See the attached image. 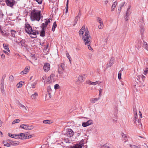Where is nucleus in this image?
<instances>
[{"label": "nucleus", "instance_id": "obj_1", "mask_svg": "<svg viewBox=\"0 0 148 148\" xmlns=\"http://www.w3.org/2000/svg\"><path fill=\"white\" fill-rule=\"evenodd\" d=\"M30 18L32 21H39L40 19V11L33 9L30 13Z\"/></svg>", "mask_w": 148, "mask_h": 148}, {"label": "nucleus", "instance_id": "obj_2", "mask_svg": "<svg viewBox=\"0 0 148 148\" xmlns=\"http://www.w3.org/2000/svg\"><path fill=\"white\" fill-rule=\"evenodd\" d=\"M82 38L85 45L90 44L91 37L89 34V32L86 30L84 35L82 36Z\"/></svg>", "mask_w": 148, "mask_h": 148}, {"label": "nucleus", "instance_id": "obj_3", "mask_svg": "<svg viewBox=\"0 0 148 148\" xmlns=\"http://www.w3.org/2000/svg\"><path fill=\"white\" fill-rule=\"evenodd\" d=\"M65 64L64 63H61L58 65V73L59 74H62L63 71L65 70Z\"/></svg>", "mask_w": 148, "mask_h": 148}, {"label": "nucleus", "instance_id": "obj_4", "mask_svg": "<svg viewBox=\"0 0 148 148\" xmlns=\"http://www.w3.org/2000/svg\"><path fill=\"white\" fill-rule=\"evenodd\" d=\"M30 35V36L32 38H35L37 37V35L38 34V31L33 30L30 31V32L28 33Z\"/></svg>", "mask_w": 148, "mask_h": 148}, {"label": "nucleus", "instance_id": "obj_5", "mask_svg": "<svg viewBox=\"0 0 148 148\" xmlns=\"http://www.w3.org/2000/svg\"><path fill=\"white\" fill-rule=\"evenodd\" d=\"M97 22L100 24L98 26L99 28V29H102L104 25L102 19L99 17H97Z\"/></svg>", "mask_w": 148, "mask_h": 148}, {"label": "nucleus", "instance_id": "obj_6", "mask_svg": "<svg viewBox=\"0 0 148 148\" xmlns=\"http://www.w3.org/2000/svg\"><path fill=\"white\" fill-rule=\"evenodd\" d=\"M50 68V66L49 63H45L43 67V69L45 72H47L49 70Z\"/></svg>", "mask_w": 148, "mask_h": 148}, {"label": "nucleus", "instance_id": "obj_7", "mask_svg": "<svg viewBox=\"0 0 148 148\" xmlns=\"http://www.w3.org/2000/svg\"><path fill=\"white\" fill-rule=\"evenodd\" d=\"M32 28L29 24L26 23L25 25V30L26 32L29 33L32 29Z\"/></svg>", "mask_w": 148, "mask_h": 148}, {"label": "nucleus", "instance_id": "obj_8", "mask_svg": "<svg viewBox=\"0 0 148 148\" xmlns=\"http://www.w3.org/2000/svg\"><path fill=\"white\" fill-rule=\"evenodd\" d=\"M5 2L8 6L12 7L15 3L14 0H5Z\"/></svg>", "mask_w": 148, "mask_h": 148}, {"label": "nucleus", "instance_id": "obj_9", "mask_svg": "<svg viewBox=\"0 0 148 148\" xmlns=\"http://www.w3.org/2000/svg\"><path fill=\"white\" fill-rule=\"evenodd\" d=\"M74 132L71 129L69 128L67 129L66 135L69 137H71L73 136Z\"/></svg>", "mask_w": 148, "mask_h": 148}, {"label": "nucleus", "instance_id": "obj_10", "mask_svg": "<svg viewBox=\"0 0 148 148\" xmlns=\"http://www.w3.org/2000/svg\"><path fill=\"white\" fill-rule=\"evenodd\" d=\"M84 81V78L82 75H79L76 81V83L77 84H80Z\"/></svg>", "mask_w": 148, "mask_h": 148}, {"label": "nucleus", "instance_id": "obj_11", "mask_svg": "<svg viewBox=\"0 0 148 148\" xmlns=\"http://www.w3.org/2000/svg\"><path fill=\"white\" fill-rule=\"evenodd\" d=\"M92 124V120H90L86 122H83L82 125L83 127H85Z\"/></svg>", "mask_w": 148, "mask_h": 148}, {"label": "nucleus", "instance_id": "obj_12", "mask_svg": "<svg viewBox=\"0 0 148 148\" xmlns=\"http://www.w3.org/2000/svg\"><path fill=\"white\" fill-rule=\"evenodd\" d=\"M30 69V67L29 66H26L24 69L20 73V74L21 75H22L28 73Z\"/></svg>", "mask_w": 148, "mask_h": 148}, {"label": "nucleus", "instance_id": "obj_13", "mask_svg": "<svg viewBox=\"0 0 148 148\" xmlns=\"http://www.w3.org/2000/svg\"><path fill=\"white\" fill-rule=\"evenodd\" d=\"M85 26H83L81 29L80 30L79 32V33L80 36L82 37V36H83L84 35L85 32Z\"/></svg>", "mask_w": 148, "mask_h": 148}, {"label": "nucleus", "instance_id": "obj_14", "mask_svg": "<svg viewBox=\"0 0 148 148\" xmlns=\"http://www.w3.org/2000/svg\"><path fill=\"white\" fill-rule=\"evenodd\" d=\"M84 145L83 143H80L73 146L71 147V148H82Z\"/></svg>", "mask_w": 148, "mask_h": 148}, {"label": "nucleus", "instance_id": "obj_15", "mask_svg": "<svg viewBox=\"0 0 148 148\" xmlns=\"http://www.w3.org/2000/svg\"><path fill=\"white\" fill-rule=\"evenodd\" d=\"M45 23H42V27L45 29L46 28L48 24L50 22V20L49 19H45Z\"/></svg>", "mask_w": 148, "mask_h": 148}, {"label": "nucleus", "instance_id": "obj_16", "mask_svg": "<svg viewBox=\"0 0 148 148\" xmlns=\"http://www.w3.org/2000/svg\"><path fill=\"white\" fill-rule=\"evenodd\" d=\"M54 74H51L50 76H49L48 79H47V82H46V83L47 84H50L51 83V78H53L54 77Z\"/></svg>", "mask_w": 148, "mask_h": 148}, {"label": "nucleus", "instance_id": "obj_17", "mask_svg": "<svg viewBox=\"0 0 148 148\" xmlns=\"http://www.w3.org/2000/svg\"><path fill=\"white\" fill-rule=\"evenodd\" d=\"M134 113V118L135 119V120H134V122L135 123H136V119H137V114L136 112V108H134L133 109Z\"/></svg>", "mask_w": 148, "mask_h": 148}, {"label": "nucleus", "instance_id": "obj_18", "mask_svg": "<svg viewBox=\"0 0 148 148\" xmlns=\"http://www.w3.org/2000/svg\"><path fill=\"white\" fill-rule=\"evenodd\" d=\"M17 135V136H18L19 137V138L21 139H24L25 138H24V137L25 136V134L23 133L19 134Z\"/></svg>", "mask_w": 148, "mask_h": 148}, {"label": "nucleus", "instance_id": "obj_19", "mask_svg": "<svg viewBox=\"0 0 148 148\" xmlns=\"http://www.w3.org/2000/svg\"><path fill=\"white\" fill-rule=\"evenodd\" d=\"M38 96V93L36 92H35L34 94H32L31 95V97L32 99H36L37 97Z\"/></svg>", "mask_w": 148, "mask_h": 148}, {"label": "nucleus", "instance_id": "obj_20", "mask_svg": "<svg viewBox=\"0 0 148 148\" xmlns=\"http://www.w3.org/2000/svg\"><path fill=\"white\" fill-rule=\"evenodd\" d=\"M117 4V1H115L113 4L111 10V11H113L114 10L115 8L116 7Z\"/></svg>", "mask_w": 148, "mask_h": 148}, {"label": "nucleus", "instance_id": "obj_21", "mask_svg": "<svg viewBox=\"0 0 148 148\" xmlns=\"http://www.w3.org/2000/svg\"><path fill=\"white\" fill-rule=\"evenodd\" d=\"M145 31V28L144 27L143 25H141L140 27V34H141V35L142 36H143V33Z\"/></svg>", "mask_w": 148, "mask_h": 148}, {"label": "nucleus", "instance_id": "obj_22", "mask_svg": "<svg viewBox=\"0 0 148 148\" xmlns=\"http://www.w3.org/2000/svg\"><path fill=\"white\" fill-rule=\"evenodd\" d=\"M12 145L14 146H16L19 145V143L18 141H12L11 142Z\"/></svg>", "mask_w": 148, "mask_h": 148}, {"label": "nucleus", "instance_id": "obj_23", "mask_svg": "<svg viewBox=\"0 0 148 148\" xmlns=\"http://www.w3.org/2000/svg\"><path fill=\"white\" fill-rule=\"evenodd\" d=\"M45 28L42 27V30L40 32V35L42 37H44L45 36Z\"/></svg>", "mask_w": 148, "mask_h": 148}, {"label": "nucleus", "instance_id": "obj_24", "mask_svg": "<svg viewBox=\"0 0 148 148\" xmlns=\"http://www.w3.org/2000/svg\"><path fill=\"white\" fill-rule=\"evenodd\" d=\"M3 46L4 49L7 50L8 52H10V50L9 49L8 45L6 44H3Z\"/></svg>", "mask_w": 148, "mask_h": 148}, {"label": "nucleus", "instance_id": "obj_25", "mask_svg": "<svg viewBox=\"0 0 148 148\" xmlns=\"http://www.w3.org/2000/svg\"><path fill=\"white\" fill-rule=\"evenodd\" d=\"M100 99V98L99 97L98 98H93L91 99L90 101L92 103H95L96 101H97L98 100H99Z\"/></svg>", "mask_w": 148, "mask_h": 148}, {"label": "nucleus", "instance_id": "obj_26", "mask_svg": "<svg viewBox=\"0 0 148 148\" xmlns=\"http://www.w3.org/2000/svg\"><path fill=\"white\" fill-rule=\"evenodd\" d=\"M56 27L57 24L56 22L55 21L53 23L52 26V30L53 32H54L55 31V29Z\"/></svg>", "mask_w": 148, "mask_h": 148}, {"label": "nucleus", "instance_id": "obj_27", "mask_svg": "<svg viewBox=\"0 0 148 148\" xmlns=\"http://www.w3.org/2000/svg\"><path fill=\"white\" fill-rule=\"evenodd\" d=\"M27 125L22 124L20 125V127L24 129L27 130Z\"/></svg>", "mask_w": 148, "mask_h": 148}, {"label": "nucleus", "instance_id": "obj_28", "mask_svg": "<svg viewBox=\"0 0 148 148\" xmlns=\"http://www.w3.org/2000/svg\"><path fill=\"white\" fill-rule=\"evenodd\" d=\"M123 69L122 68L121 70L119 72V74H118V77L119 79H120L121 78V71H123Z\"/></svg>", "mask_w": 148, "mask_h": 148}, {"label": "nucleus", "instance_id": "obj_29", "mask_svg": "<svg viewBox=\"0 0 148 148\" xmlns=\"http://www.w3.org/2000/svg\"><path fill=\"white\" fill-rule=\"evenodd\" d=\"M3 143L4 144V145L5 146H7L8 147H9L10 146V144L8 143V142L5 141H3Z\"/></svg>", "mask_w": 148, "mask_h": 148}, {"label": "nucleus", "instance_id": "obj_30", "mask_svg": "<svg viewBox=\"0 0 148 148\" xmlns=\"http://www.w3.org/2000/svg\"><path fill=\"white\" fill-rule=\"evenodd\" d=\"M68 4H69V0H67L66 2V13H67L68 12Z\"/></svg>", "mask_w": 148, "mask_h": 148}, {"label": "nucleus", "instance_id": "obj_31", "mask_svg": "<svg viewBox=\"0 0 148 148\" xmlns=\"http://www.w3.org/2000/svg\"><path fill=\"white\" fill-rule=\"evenodd\" d=\"M11 33L12 36L13 37H15V34L16 33V32L14 30H12L11 31Z\"/></svg>", "mask_w": 148, "mask_h": 148}, {"label": "nucleus", "instance_id": "obj_32", "mask_svg": "<svg viewBox=\"0 0 148 148\" xmlns=\"http://www.w3.org/2000/svg\"><path fill=\"white\" fill-rule=\"evenodd\" d=\"M143 47L145 48L146 49H147L148 48V45L147 42H144Z\"/></svg>", "mask_w": 148, "mask_h": 148}, {"label": "nucleus", "instance_id": "obj_33", "mask_svg": "<svg viewBox=\"0 0 148 148\" xmlns=\"http://www.w3.org/2000/svg\"><path fill=\"white\" fill-rule=\"evenodd\" d=\"M43 122L44 123L50 124V121L49 120H45L43 121Z\"/></svg>", "mask_w": 148, "mask_h": 148}, {"label": "nucleus", "instance_id": "obj_34", "mask_svg": "<svg viewBox=\"0 0 148 148\" xmlns=\"http://www.w3.org/2000/svg\"><path fill=\"white\" fill-rule=\"evenodd\" d=\"M144 74L146 75L148 73V68H145L144 69Z\"/></svg>", "mask_w": 148, "mask_h": 148}, {"label": "nucleus", "instance_id": "obj_35", "mask_svg": "<svg viewBox=\"0 0 148 148\" xmlns=\"http://www.w3.org/2000/svg\"><path fill=\"white\" fill-rule=\"evenodd\" d=\"M20 121V120L18 119H17L15 120L12 122V124H14L17 123H18Z\"/></svg>", "mask_w": 148, "mask_h": 148}, {"label": "nucleus", "instance_id": "obj_36", "mask_svg": "<svg viewBox=\"0 0 148 148\" xmlns=\"http://www.w3.org/2000/svg\"><path fill=\"white\" fill-rule=\"evenodd\" d=\"M78 19V16H77L75 17V22L74 24L73 25V26H75L77 22V21Z\"/></svg>", "mask_w": 148, "mask_h": 148}, {"label": "nucleus", "instance_id": "obj_37", "mask_svg": "<svg viewBox=\"0 0 148 148\" xmlns=\"http://www.w3.org/2000/svg\"><path fill=\"white\" fill-rule=\"evenodd\" d=\"M22 84L21 82H20L16 85V86L17 88H18L21 87L22 86Z\"/></svg>", "mask_w": 148, "mask_h": 148}, {"label": "nucleus", "instance_id": "obj_38", "mask_svg": "<svg viewBox=\"0 0 148 148\" xmlns=\"http://www.w3.org/2000/svg\"><path fill=\"white\" fill-rule=\"evenodd\" d=\"M8 136H10L11 137H12V138H14V137L16 136H17V135H14L10 133H8Z\"/></svg>", "mask_w": 148, "mask_h": 148}, {"label": "nucleus", "instance_id": "obj_39", "mask_svg": "<svg viewBox=\"0 0 148 148\" xmlns=\"http://www.w3.org/2000/svg\"><path fill=\"white\" fill-rule=\"evenodd\" d=\"M52 90L51 88V87L50 86H48L47 88V91L48 93L51 92V91Z\"/></svg>", "mask_w": 148, "mask_h": 148}, {"label": "nucleus", "instance_id": "obj_40", "mask_svg": "<svg viewBox=\"0 0 148 148\" xmlns=\"http://www.w3.org/2000/svg\"><path fill=\"white\" fill-rule=\"evenodd\" d=\"M9 80L11 82L13 81L14 80V78L13 76L11 75L9 77Z\"/></svg>", "mask_w": 148, "mask_h": 148}, {"label": "nucleus", "instance_id": "obj_41", "mask_svg": "<svg viewBox=\"0 0 148 148\" xmlns=\"http://www.w3.org/2000/svg\"><path fill=\"white\" fill-rule=\"evenodd\" d=\"M20 43L21 44V46L23 47H26L23 41H22L20 42Z\"/></svg>", "mask_w": 148, "mask_h": 148}, {"label": "nucleus", "instance_id": "obj_42", "mask_svg": "<svg viewBox=\"0 0 148 148\" xmlns=\"http://www.w3.org/2000/svg\"><path fill=\"white\" fill-rule=\"evenodd\" d=\"M33 127L32 125L31 126H27V130H30L33 129Z\"/></svg>", "mask_w": 148, "mask_h": 148}, {"label": "nucleus", "instance_id": "obj_43", "mask_svg": "<svg viewBox=\"0 0 148 148\" xmlns=\"http://www.w3.org/2000/svg\"><path fill=\"white\" fill-rule=\"evenodd\" d=\"M86 45H87L88 46V48L90 50H93L92 49L90 46V44H85Z\"/></svg>", "mask_w": 148, "mask_h": 148}, {"label": "nucleus", "instance_id": "obj_44", "mask_svg": "<svg viewBox=\"0 0 148 148\" xmlns=\"http://www.w3.org/2000/svg\"><path fill=\"white\" fill-rule=\"evenodd\" d=\"M113 63V62L112 61H111L110 60V62H109V63L108 64V67H110L111 66Z\"/></svg>", "mask_w": 148, "mask_h": 148}, {"label": "nucleus", "instance_id": "obj_45", "mask_svg": "<svg viewBox=\"0 0 148 148\" xmlns=\"http://www.w3.org/2000/svg\"><path fill=\"white\" fill-rule=\"evenodd\" d=\"M59 88V86L58 84H56L54 86V89H57Z\"/></svg>", "mask_w": 148, "mask_h": 148}, {"label": "nucleus", "instance_id": "obj_46", "mask_svg": "<svg viewBox=\"0 0 148 148\" xmlns=\"http://www.w3.org/2000/svg\"><path fill=\"white\" fill-rule=\"evenodd\" d=\"M20 106L22 108H23L26 111L27 110V108H26V107L25 106H24L23 105L21 104L20 105Z\"/></svg>", "mask_w": 148, "mask_h": 148}, {"label": "nucleus", "instance_id": "obj_47", "mask_svg": "<svg viewBox=\"0 0 148 148\" xmlns=\"http://www.w3.org/2000/svg\"><path fill=\"white\" fill-rule=\"evenodd\" d=\"M36 82H34L31 84V86L33 88H35V85L36 84Z\"/></svg>", "mask_w": 148, "mask_h": 148}, {"label": "nucleus", "instance_id": "obj_48", "mask_svg": "<svg viewBox=\"0 0 148 148\" xmlns=\"http://www.w3.org/2000/svg\"><path fill=\"white\" fill-rule=\"evenodd\" d=\"M99 82V81H96L95 82H92V85H95L97 84H98V83Z\"/></svg>", "mask_w": 148, "mask_h": 148}, {"label": "nucleus", "instance_id": "obj_49", "mask_svg": "<svg viewBox=\"0 0 148 148\" xmlns=\"http://www.w3.org/2000/svg\"><path fill=\"white\" fill-rule=\"evenodd\" d=\"M34 0L36 1L39 4H41V3L42 1V0Z\"/></svg>", "mask_w": 148, "mask_h": 148}, {"label": "nucleus", "instance_id": "obj_50", "mask_svg": "<svg viewBox=\"0 0 148 148\" xmlns=\"http://www.w3.org/2000/svg\"><path fill=\"white\" fill-rule=\"evenodd\" d=\"M92 82L90 80H88L86 81V84H88L92 85Z\"/></svg>", "mask_w": 148, "mask_h": 148}, {"label": "nucleus", "instance_id": "obj_51", "mask_svg": "<svg viewBox=\"0 0 148 148\" xmlns=\"http://www.w3.org/2000/svg\"><path fill=\"white\" fill-rule=\"evenodd\" d=\"M130 147L131 148H140L139 147L135 145H131Z\"/></svg>", "mask_w": 148, "mask_h": 148}, {"label": "nucleus", "instance_id": "obj_52", "mask_svg": "<svg viewBox=\"0 0 148 148\" xmlns=\"http://www.w3.org/2000/svg\"><path fill=\"white\" fill-rule=\"evenodd\" d=\"M104 146L106 148H110L109 144L108 143H106L104 145Z\"/></svg>", "mask_w": 148, "mask_h": 148}, {"label": "nucleus", "instance_id": "obj_53", "mask_svg": "<svg viewBox=\"0 0 148 148\" xmlns=\"http://www.w3.org/2000/svg\"><path fill=\"white\" fill-rule=\"evenodd\" d=\"M122 137L124 138H127V136L126 134H124L122 133Z\"/></svg>", "mask_w": 148, "mask_h": 148}, {"label": "nucleus", "instance_id": "obj_54", "mask_svg": "<svg viewBox=\"0 0 148 148\" xmlns=\"http://www.w3.org/2000/svg\"><path fill=\"white\" fill-rule=\"evenodd\" d=\"M129 8H128L127 9V12L126 13V16H129L128 14H129Z\"/></svg>", "mask_w": 148, "mask_h": 148}, {"label": "nucleus", "instance_id": "obj_55", "mask_svg": "<svg viewBox=\"0 0 148 148\" xmlns=\"http://www.w3.org/2000/svg\"><path fill=\"white\" fill-rule=\"evenodd\" d=\"M141 77V78H142V79L143 80V79H145V76H144V75H139L138 76V77Z\"/></svg>", "mask_w": 148, "mask_h": 148}, {"label": "nucleus", "instance_id": "obj_56", "mask_svg": "<svg viewBox=\"0 0 148 148\" xmlns=\"http://www.w3.org/2000/svg\"><path fill=\"white\" fill-rule=\"evenodd\" d=\"M140 123V119H138L137 121V123H136V124L137 125H138V126L139 125V123Z\"/></svg>", "mask_w": 148, "mask_h": 148}, {"label": "nucleus", "instance_id": "obj_57", "mask_svg": "<svg viewBox=\"0 0 148 148\" xmlns=\"http://www.w3.org/2000/svg\"><path fill=\"white\" fill-rule=\"evenodd\" d=\"M66 56L67 58L69 57L70 56L69 53H68V52L67 51H66Z\"/></svg>", "mask_w": 148, "mask_h": 148}, {"label": "nucleus", "instance_id": "obj_58", "mask_svg": "<svg viewBox=\"0 0 148 148\" xmlns=\"http://www.w3.org/2000/svg\"><path fill=\"white\" fill-rule=\"evenodd\" d=\"M123 140L124 141L125 143L127 141V137L124 138H123Z\"/></svg>", "mask_w": 148, "mask_h": 148}, {"label": "nucleus", "instance_id": "obj_59", "mask_svg": "<svg viewBox=\"0 0 148 148\" xmlns=\"http://www.w3.org/2000/svg\"><path fill=\"white\" fill-rule=\"evenodd\" d=\"M123 6V5H122V6H121L120 7V8H119L118 9V11H119V13H120V12H121V8H122V7Z\"/></svg>", "mask_w": 148, "mask_h": 148}, {"label": "nucleus", "instance_id": "obj_60", "mask_svg": "<svg viewBox=\"0 0 148 148\" xmlns=\"http://www.w3.org/2000/svg\"><path fill=\"white\" fill-rule=\"evenodd\" d=\"M108 2V0H106L104 2V4L105 5H106Z\"/></svg>", "mask_w": 148, "mask_h": 148}, {"label": "nucleus", "instance_id": "obj_61", "mask_svg": "<svg viewBox=\"0 0 148 148\" xmlns=\"http://www.w3.org/2000/svg\"><path fill=\"white\" fill-rule=\"evenodd\" d=\"M81 135V134L80 133H78L77 135L76 136V138H78Z\"/></svg>", "mask_w": 148, "mask_h": 148}, {"label": "nucleus", "instance_id": "obj_62", "mask_svg": "<svg viewBox=\"0 0 148 148\" xmlns=\"http://www.w3.org/2000/svg\"><path fill=\"white\" fill-rule=\"evenodd\" d=\"M3 51L4 52V53H5L8 55H9V53L8 52H7V51Z\"/></svg>", "mask_w": 148, "mask_h": 148}, {"label": "nucleus", "instance_id": "obj_63", "mask_svg": "<svg viewBox=\"0 0 148 148\" xmlns=\"http://www.w3.org/2000/svg\"><path fill=\"white\" fill-rule=\"evenodd\" d=\"M99 93H101L102 91V89L101 88H99Z\"/></svg>", "mask_w": 148, "mask_h": 148}, {"label": "nucleus", "instance_id": "obj_64", "mask_svg": "<svg viewBox=\"0 0 148 148\" xmlns=\"http://www.w3.org/2000/svg\"><path fill=\"white\" fill-rule=\"evenodd\" d=\"M32 137V135H28V136H27V138H31Z\"/></svg>", "mask_w": 148, "mask_h": 148}]
</instances>
